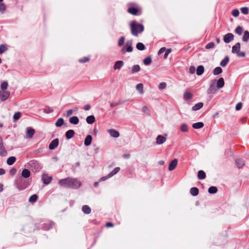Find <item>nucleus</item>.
<instances>
[{"mask_svg": "<svg viewBox=\"0 0 249 249\" xmlns=\"http://www.w3.org/2000/svg\"><path fill=\"white\" fill-rule=\"evenodd\" d=\"M86 121L89 124H92L95 121V118L93 115H90L87 117Z\"/></svg>", "mask_w": 249, "mask_h": 249, "instance_id": "22", "label": "nucleus"}, {"mask_svg": "<svg viewBox=\"0 0 249 249\" xmlns=\"http://www.w3.org/2000/svg\"><path fill=\"white\" fill-rule=\"evenodd\" d=\"M107 132L112 137L117 138L120 136L119 132L115 129H110L107 130Z\"/></svg>", "mask_w": 249, "mask_h": 249, "instance_id": "9", "label": "nucleus"}, {"mask_svg": "<svg viewBox=\"0 0 249 249\" xmlns=\"http://www.w3.org/2000/svg\"><path fill=\"white\" fill-rule=\"evenodd\" d=\"M140 71V67L138 65H135L132 67L131 72L132 73H135Z\"/></svg>", "mask_w": 249, "mask_h": 249, "instance_id": "34", "label": "nucleus"}, {"mask_svg": "<svg viewBox=\"0 0 249 249\" xmlns=\"http://www.w3.org/2000/svg\"><path fill=\"white\" fill-rule=\"evenodd\" d=\"M81 185V182L76 178H71V188H77Z\"/></svg>", "mask_w": 249, "mask_h": 249, "instance_id": "5", "label": "nucleus"}, {"mask_svg": "<svg viewBox=\"0 0 249 249\" xmlns=\"http://www.w3.org/2000/svg\"><path fill=\"white\" fill-rule=\"evenodd\" d=\"M89 61V58L87 57H85L82 59H80L79 60V61L81 63H85Z\"/></svg>", "mask_w": 249, "mask_h": 249, "instance_id": "56", "label": "nucleus"}, {"mask_svg": "<svg viewBox=\"0 0 249 249\" xmlns=\"http://www.w3.org/2000/svg\"><path fill=\"white\" fill-rule=\"evenodd\" d=\"M204 124L202 122H198L194 123L193 124V127L195 129H199L203 127Z\"/></svg>", "mask_w": 249, "mask_h": 249, "instance_id": "29", "label": "nucleus"}, {"mask_svg": "<svg viewBox=\"0 0 249 249\" xmlns=\"http://www.w3.org/2000/svg\"><path fill=\"white\" fill-rule=\"evenodd\" d=\"M166 50V48L165 47H162L160 49L158 52V54H160L162 53Z\"/></svg>", "mask_w": 249, "mask_h": 249, "instance_id": "62", "label": "nucleus"}, {"mask_svg": "<svg viewBox=\"0 0 249 249\" xmlns=\"http://www.w3.org/2000/svg\"><path fill=\"white\" fill-rule=\"evenodd\" d=\"M21 117V113L20 112H16L13 116V118L15 121L18 120Z\"/></svg>", "mask_w": 249, "mask_h": 249, "instance_id": "48", "label": "nucleus"}, {"mask_svg": "<svg viewBox=\"0 0 249 249\" xmlns=\"http://www.w3.org/2000/svg\"><path fill=\"white\" fill-rule=\"evenodd\" d=\"M242 107V104L241 103H238L235 107V108L237 110H239L241 109Z\"/></svg>", "mask_w": 249, "mask_h": 249, "instance_id": "59", "label": "nucleus"}, {"mask_svg": "<svg viewBox=\"0 0 249 249\" xmlns=\"http://www.w3.org/2000/svg\"><path fill=\"white\" fill-rule=\"evenodd\" d=\"M166 51V52L164 54V58H167L168 57L169 54L171 52V49H168Z\"/></svg>", "mask_w": 249, "mask_h": 249, "instance_id": "55", "label": "nucleus"}, {"mask_svg": "<svg viewBox=\"0 0 249 249\" xmlns=\"http://www.w3.org/2000/svg\"><path fill=\"white\" fill-rule=\"evenodd\" d=\"M110 178V177H109V174H108V175L107 176L102 177V178L100 179L99 181H105V180H106V179H108V178Z\"/></svg>", "mask_w": 249, "mask_h": 249, "instance_id": "61", "label": "nucleus"}, {"mask_svg": "<svg viewBox=\"0 0 249 249\" xmlns=\"http://www.w3.org/2000/svg\"><path fill=\"white\" fill-rule=\"evenodd\" d=\"M243 31V29L242 27H241V26H239L237 27L235 30V33L237 34H238L239 35H242Z\"/></svg>", "mask_w": 249, "mask_h": 249, "instance_id": "45", "label": "nucleus"}, {"mask_svg": "<svg viewBox=\"0 0 249 249\" xmlns=\"http://www.w3.org/2000/svg\"><path fill=\"white\" fill-rule=\"evenodd\" d=\"M37 198V196L36 195H33L30 197L29 201L30 202H34L36 201Z\"/></svg>", "mask_w": 249, "mask_h": 249, "instance_id": "47", "label": "nucleus"}, {"mask_svg": "<svg viewBox=\"0 0 249 249\" xmlns=\"http://www.w3.org/2000/svg\"><path fill=\"white\" fill-rule=\"evenodd\" d=\"M69 122L71 124H77L79 123V120L77 116H72L70 118Z\"/></svg>", "mask_w": 249, "mask_h": 249, "instance_id": "16", "label": "nucleus"}, {"mask_svg": "<svg viewBox=\"0 0 249 249\" xmlns=\"http://www.w3.org/2000/svg\"><path fill=\"white\" fill-rule=\"evenodd\" d=\"M204 71V67L202 65H200L197 68L196 74L198 75H201L203 73Z\"/></svg>", "mask_w": 249, "mask_h": 249, "instance_id": "25", "label": "nucleus"}, {"mask_svg": "<svg viewBox=\"0 0 249 249\" xmlns=\"http://www.w3.org/2000/svg\"><path fill=\"white\" fill-rule=\"evenodd\" d=\"M8 83L6 81H3L1 83L0 85V88L1 90H6L8 88Z\"/></svg>", "mask_w": 249, "mask_h": 249, "instance_id": "41", "label": "nucleus"}, {"mask_svg": "<svg viewBox=\"0 0 249 249\" xmlns=\"http://www.w3.org/2000/svg\"><path fill=\"white\" fill-rule=\"evenodd\" d=\"M83 212L86 214H89L91 212V209L88 205H84L82 207Z\"/></svg>", "mask_w": 249, "mask_h": 249, "instance_id": "30", "label": "nucleus"}, {"mask_svg": "<svg viewBox=\"0 0 249 249\" xmlns=\"http://www.w3.org/2000/svg\"><path fill=\"white\" fill-rule=\"evenodd\" d=\"M90 108V106L89 105H86L84 106V109L85 110H89Z\"/></svg>", "mask_w": 249, "mask_h": 249, "instance_id": "64", "label": "nucleus"}, {"mask_svg": "<svg viewBox=\"0 0 249 249\" xmlns=\"http://www.w3.org/2000/svg\"><path fill=\"white\" fill-rule=\"evenodd\" d=\"M239 12L238 9H234L232 12V15L234 17H237L239 16Z\"/></svg>", "mask_w": 249, "mask_h": 249, "instance_id": "52", "label": "nucleus"}, {"mask_svg": "<svg viewBox=\"0 0 249 249\" xmlns=\"http://www.w3.org/2000/svg\"><path fill=\"white\" fill-rule=\"evenodd\" d=\"M16 173V170L14 168H13L10 170V173L12 175H14Z\"/></svg>", "mask_w": 249, "mask_h": 249, "instance_id": "63", "label": "nucleus"}, {"mask_svg": "<svg viewBox=\"0 0 249 249\" xmlns=\"http://www.w3.org/2000/svg\"><path fill=\"white\" fill-rule=\"evenodd\" d=\"M203 106V104L202 103H198L193 107L192 110L194 111L198 110L201 108Z\"/></svg>", "mask_w": 249, "mask_h": 249, "instance_id": "26", "label": "nucleus"}, {"mask_svg": "<svg viewBox=\"0 0 249 249\" xmlns=\"http://www.w3.org/2000/svg\"><path fill=\"white\" fill-rule=\"evenodd\" d=\"M124 65V62L122 61H118L116 62L114 66V70H119Z\"/></svg>", "mask_w": 249, "mask_h": 249, "instance_id": "21", "label": "nucleus"}, {"mask_svg": "<svg viewBox=\"0 0 249 249\" xmlns=\"http://www.w3.org/2000/svg\"><path fill=\"white\" fill-rule=\"evenodd\" d=\"M241 11L243 14L247 15L249 13V9L247 7H242L241 8Z\"/></svg>", "mask_w": 249, "mask_h": 249, "instance_id": "53", "label": "nucleus"}, {"mask_svg": "<svg viewBox=\"0 0 249 249\" xmlns=\"http://www.w3.org/2000/svg\"><path fill=\"white\" fill-rule=\"evenodd\" d=\"M92 140V138L91 135H89L87 136L85 139L84 144L87 146H89L91 144Z\"/></svg>", "mask_w": 249, "mask_h": 249, "instance_id": "15", "label": "nucleus"}, {"mask_svg": "<svg viewBox=\"0 0 249 249\" xmlns=\"http://www.w3.org/2000/svg\"><path fill=\"white\" fill-rule=\"evenodd\" d=\"M229 61V58L228 56H226L220 62V65L222 67H225Z\"/></svg>", "mask_w": 249, "mask_h": 249, "instance_id": "32", "label": "nucleus"}, {"mask_svg": "<svg viewBox=\"0 0 249 249\" xmlns=\"http://www.w3.org/2000/svg\"><path fill=\"white\" fill-rule=\"evenodd\" d=\"M119 167H116L114 170L109 174V177H112L114 175H116L120 171Z\"/></svg>", "mask_w": 249, "mask_h": 249, "instance_id": "39", "label": "nucleus"}, {"mask_svg": "<svg viewBox=\"0 0 249 249\" xmlns=\"http://www.w3.org/2000/svg\"><path fill=\"white\" fill-rule=\"evenodd\" d=\"M166 87V84L165 82L160 83L159 85V89H163Z\"/></svg>", "mask_w": 249, "mask_h": 249, "instance_id": "50", "label": "nucleus"}, {"mask_svg": "<svg viewBox=\"0 0 249 249\" xmlns=\"http://www.w3.org/2000/svg\"><path fill=\"white\" fill-rule=\"evenodd\" d=\"M35 133V130L30 127H28L26 128V138H32L33 136L34 135Z\"/></svg>", "mask_w": 249, "mask_h": 249, "instance_id": "7", "label": "nucleus"}, {"mask_svg": "<svg viewBox=\"0 0 249 249\" xmlns=\"http://www.w3.org/2000/svg\"><path fill=\"white\" fill-rule=\"evenodd\" d=\"M0 155L2 156H5L7 155L6 151L2 145V141L0 142Z\"/></svg>", "mask_w": 249, "mask_h": 249, "instance_id": "20", "label": "nucleus"}, {"mask_svg": "<svg viewBox=\"0 0 249 249\" xmlns=\"http://www.w3.org/2000/svg\"><path fill=\"white\" fill-rule=\"evenodd\" d=\"M143 84L142 83H140L137 85L136 87V89L137 90V91L139 92V93L140 94H142L143 93Z\"/></svg>", "mask_w": 249, "mask_h": 249, "instance_id": "24", "label": "nucleus"}, {"mask_svg": "<svg viewBox=\"0 0 249 249\" xmlns=\"http://www.w3.org/2000/svg\"><path fill=\"white\" fill-rule=\"evenodd\" d=\"M217 191V189L216 187L212 186L210 187L208 189V192L210 194H214Z\"/></svg>", "mask_w": 249, "mask_h": 249, "instance_id": "42", "label": "nucleus"}, {"mask_svg": "<svg viewBox=\"0 0 249 249\" xmlns=\"http://www.w3.org/2000/svg\"><path fill=\"white\" fill-rule=\"evenodd\" d=\"M196 71V68L194 66H191L189 68V72L190 73H194Z\"/></svg>", "mask_w": 249, "mask_h": 249, "instance_id": "58", "label": "nucleus"}, {"mask_svg": "<svg viewBox=\"0 0 249 249\" xmlns=\"http://www.w3.org/2000/svg\"><path fill=\"white\" fill-rule=\"evenodd\" d=\"M235 163H236V165L237 167L238 168H242L245 164L244 161L241 159L236 160Z\"/></svg>", "mask_w": 249, "mask_h": 249, "instance_id": "18", "label": "nucleus"}, {"mask_svg": "<svg viewBox=\"0 0 249 249\" xmlns=\"http://www.w3.org/2000/svg\"><path fill=\"white\" fill-rule=\"evenodd\" d=\"M30 172L28 169H24L22 170L21 176L24 178H28L30 176Z\"/></svg>", "mask_w": 249, "mask_h": 249, "instance_id": "19", "label": "nucleus"}, {"mask_svg": "<svg viewBox=\"0 0 249 249\" xmlns=\"http://www.w3.org/2000/svg\"><path fill=\"white\" fill-rule=\"evenodd\" d=\"M152 62L151 57L149 56H147L143 60V63L145 65H149L151 64Z\"/></svg>", "mask_w": 249, "mask_h": 249, "instance_id": "38", "label": "nucleus"}, {"mask_svg": "<svg viewBox=\"0 0 249 249\" xmlns=\"http://www.w3.org/2000/svg\"><path fill=\"white\" fill-rule=\"evenodd\" d=\"M128 12L132 15H136L138 13V9L134 7H131L128 9Z\"/></svg>", "mask_w": 249, "mask_h": 249, "instance_id": "37", "label": "nucleus"}, {"mask_svg": "<svg viewBox=\"0 0 249 249\" xmlns=\"http://www.w3.org/2000/svg\"><path fill=\"white\" fill-rule=\"evenodd\" d=\"M5 9H6L5 5L3 3H1L0 4V12L1 13H3L5 10Z\"/></svg>", "mask_w": 249, "mask_h": 249, "instance_id": "49", "label": "nucleus"}, {"mask_svg": "<svg viewBox=\"0 0 249 249\" xmlns=\"http://www.w3.org/2000/svg\"><path fill=\"white\" fill-rule=\"evenodd\" d=\"M233 38L234 36L232 34L228 33L224 36L223 40L225 43H228L232 41L233 39Z\"/></svg>", "mask_w": 249, "mask_h": 249, "instance_id": "6", "label": "nucleus"}, {"mask_svg": "<svg viewBox=\"0 0 249 249\" xmlns=\"http://www.w3.org/2000/svg\"><path fill=\"white\" fill-rule=\"evenodd\" d=\"M193 96L192 94L188 91H185L183 94V98L185 100H188L192 98Z\"/></svg>", "mask_w": 249, "mask_h": 249, "instance_id": "33", "label": "nucleus"}, {"mask_svg": "<svg viewBox=\"0 0 249 249\" xmlns=\"http://www.w3.org/2000/svg\"><path fill=\"white\" fill-rule=\"evenodd\" d=\"M222 72V69L220 67H217L213 70V74L216 75L220 74Z\"/></svg>", "mask_w": 249, "mask_h": 249, "instance_id": "35", "label": "nucleus"}, {"mask_svg": "<svg viewBox=\"0 0 249 249\" xmlns=\"http://www.w3.org/2000/svg\"><path fill=\"white\" fill-rule=\"evenodd\" d=\"M125 38L124 36H122L119 40L118 45L121 46L123 45L124 42Z\"/></svg>", "mask_w": 249, "mask_h": 249, "instance_id": "51", "label": "nucleus"}, {"mask_svg": "<svg viewBox=\"0 0 249 249\" xmlns=\"http://www.w3.org/2000/svg\"><path fill=\"white\" fill-rule=\"evenodd\" d=\"M10 92L7 90H0V99L1 101H4L6 100L9 97Z\"/></svg>", "mask_w": 249, "mask_h": 249, "instance_id": "3", "label": "nucleus"}, {"mask_svg": "<svg viewBox=\"0 0 249 249\" xmlns=\"http://www.w3.org/2000/svg\"><path fill=\"white\" fill-rule=\"evenodd\" d=\"M224 80L223 78H220L217 81L216 83V88L218 89H221L223 88L224 86Z\"/></svg>", "mask_w": 249, "mask_h": 249, "instance_id": "14", "label": "nucleus"}, {"mask_svg": "<svg viewBox=\"0 0 249 249\" xmlns=\"http://www.w3.org/2000/svg\"><path fill=\"white\" fill-rule=\"evenodd\" d=\"M58 143H59V141H58V139H55L53 140L50 143V144L49 145V148L51 150L54 149L58 146Z\"/></svg>", "mask_w": 249, "mask_h": 249, "instance_id": "13", "label": "nucleus"}, {"mask_svg": "<svg viewBox=\"0 0 249 249\" xmlns=\"http://www.w3.org/2000/svg\"><path fill=\"white\" fill-rule=\"evenodd\" d=\"M198 192V189L196 187H193L190 189V193L193 196H197Z\"/></svg>", "mask_w": 249, "mask_h": 249, "instance_id": "31", "label": "nucleus"}, {"mask_svg": "<svg viewBox=\"0 0 249 249\" xmlns=\"http://www.w3.org/2000/svg\"><path fill=\"white\" fill-rule=\"evenodd\" d=\"M8 50V48L5 45H0V54H2Z\"/></svg>", "mask_w": 249, "mask_h": 249, "instance_id": "43", "label": "nucleus"}, {"mask_svg": "<svg viewBox=\"0 0 249 249\" xmlns=\"http://www.w3.org/2000/svg\"><path fill=\"white\" fill-rule=\"evenodd\" d=\"M137 49L140 51H143L145 49V46L142 43H138L136 45Z\"/></svg>", "mask_w": 249, "mask_h": 249, "instance_id": "44", "label": "nucleus"}, {"mask_svg": "<svg viewBox=\"0 0 249 249\" xmlns=\"http://www.w3.org/2000/svg\"><path fill=\"white\" fill-rule=\"evenodd\" d=\"M64 124V120L63 118L58 119L55 123V125L57 127L61 126Z\"/></svg>", "mask_w": 249, "mask_h": 249, "instance_id": "40", "label": "nucleus"}, {"mask_svg": "<svg viewBox=\"0 0 249 249\" xmlns=\"http://www.w3.org/2000/svg\"><path fill=\"white\" fill-rule=\"evenodd\" d=\"M180 129L182 132H186L188 131V126L186 124H183L180 126Z\"/></svg>", "mask_w": 249, "mask_h": 249, "instance_id": "46", "label": "nucleus"}, {"mask_svg": "<svg viewBox=\"0 0 249 249\" xmlns=\"http://www.w3.org/2000/svg\"><path fill=\"white\" fill-rule=\"evenodd\" d=\"M197 177L199 179H204L206 177L205 173L202 170L199 171L198 172Z\"/></svg>", "mask_w": 249, "mask_h": 249, "instance_id": "28", "label": "nucleus"}, {"mask_svg": "<svg viewBox=\"0 0 249 249\" xmlns=\"http://www.w3.org/2000/svg\"><path fill=\"white\" fill-rule=\"evenodd\" d=\"M132 41H128L126 44L125 48H123L122 50V53H124L126 52H131L132 51L133 48L132 47Z\"/></svg>", "mask_w": 249, "mask_h": 249, "instance_id": "4", "label": "nucleus"}, {"mask_svg": "<svg viewBox=\"0 0 249 249\" xmlns=\"http://www.w3.org/2000/svg\"><path fill=\"white\" fill-rule=\"evenodd\" d=\"M43 182L45 184H49L52 180V177L48 176L46 174H43L42 177Z\"/></svg>", "mask_w": 249, "mask_h": 249, "instance_id": "11", "label": "nucleus"}, {"mask_svg": "<svg viewBox=\"0 0 249 249\" xmlns=\"http://www.w3.org/2000/svg\"><path fill=\"white\" fill-rule=\"evenodd\" d=\"M166 141V138L162 136L158 135L156 138V143L157 144H161L164 143Z\"/></svg>", "mask_w": 249, "mask_h": 249, "instance_id": "10", "label": "nucleus"}, {"mask_svg": "<svg viewBox=\"0 0 249 249\" xmlns=\"http://www.w3.org/2000/svg\"><path fill=\"white\" fill-rule=\"evenodd\" d=\"M238 57H244L245 56V53L243 52H240V51L236 53Z\"/></svg>", "mask_w": 249, "mask_h": 249, "instance_id": "57", "label": "nucleus"}, {"mask_svg": "<svg viewBox=\"0 0 249 249\" xmlns=\"http://www.w3.org/2000/svg\"><path fill=\"white\" fill-rule=\"evenodd\" d=\"M216 80H213V84H212L209 87V89L207 90L208 94H213L215 93L217 91L216 88L215 87L214 84L215 83Z\"/></svg>", "mask_w": 249, "mask_h": 249, "instance_id": "8", "label": "nucleus"}, {"mask_svg": "<svg viewBox=\"0 0 249 249\" xmlns=\"http://www.w3.org/2000/svg\"><path fill=\"white\" fill-rule=\"evenodd\" d=\"M214 47V44L213 42L209 43L206 46V48L207 49H210L213 48Z\"/></svg>", "mask_w": 249, "mask_h": 249, "instance_id": "54", "label": "nucleus"}, {"mask_svg": "<svg viewBox=\"0 0 249 249\" xmlns=\"http://www.w3.org/2000/svg\"><path fill=\"white\" fill-rule=\"evenodd\" d=\"M74 110L73 109H69L67 112V116H70L71 115H72L73 113Z\"/></svg>", "mask_w": 249, "mask_h": 249, "instance_id": "60", "label": "nucleus"}, {"mask_svg": "<svg viewBox=\"0 0 249 249\" xmlns=\"http://www.w3.org/2000/svg\"><path fill=\"white\" fill-rule=\"evenodd\" d=\"M16 161V158L15 157H10L8 158L7 160V163L9 165H12Z\"/></svg>", "mask_w": 249, "mask_h": 249, "instance_id": "36", "label": "nucleus"}, {"mask_svg": "<svg viewBox=\"0 0 249 249\" xmlns=\"http://www.w3.org/2000/svg\"><path fill=\"white\" fill-rule=\"evenodd\" d=\"M240 49V43H237L235 45H234L232 48V53H237L239 51Z\"/></svg>", "mask_w": 249, "mask_h": 249, "instance_id": "17", "label": "nucleus"}, {"mask_svg": "<svg viewBox=\"0 0 249 249\" xmlns=\"http://www.w3.org/2000/svg\"><path fill=\"white\" fill-rule=\"evenodd\" d=\"M249 39V32L245 31L244 33V36L242 37V40L244 42H247Z\"/></svg>", "mask_w": 249, "mask_h": 249, "instance_id": "27", "label": "nucleus"}, {"mask_svg": "<svg viewBox=\"0 0 249 249\" xmlns=\"http://www.w3.org/2000/svg\"><path fill=\"white\" fill-rule=\"evenodd\" d=\"M177 164H178V160L177 159L173 160L169 163L168 170L169 171L173 170L177 166Z\"/></svg>", "mask_w": 249, "mask_h": 249, "instance_id": "12", "label": "nucleus"}, {"mask_svg": "<svg viewBox=\"0 0 249 249\" xmlns=\"http://www.w3.org/2000/svg\"><path fill=\"white\" fill-rule=\"evenodd\" d=\"M58 184L62 187L71 188V178L60 179L58 181Z\"/></svg>", "mask_w": 249, "mask_h": 249, "instance_id": "2", "label": "nucleus"}, {"mask_svg": "<svg viewBox=\"0 0 249 249\" xmlns=\"http://www.w3.org/2000/svg\"><path fill=\"white\" fill-rule=\"evenodd\" d=\"M74 131L73 130H69L66 133V137L68 139L72 138L74 135Z\"/></svg>", "mask_w": 249, "mask_h": 249, "instance_id": "23", "label": "nucleus"}, {"mask_svg": "<svg viewBox=\"0 0 249 249\" xmlns=\"http://www.w3.org/2000/svg\"><path fill=\"white\" fill-rule=\"evenodd\" d=\"M132 34L134 36H138V34L143 32L144 27L143 25L137 23L136 21H132L130 23Z\"/></svg>", "mask_w": 249, "mask_h": 249, "instance_id": "1", "label": "nucleus"}]
</instances>
